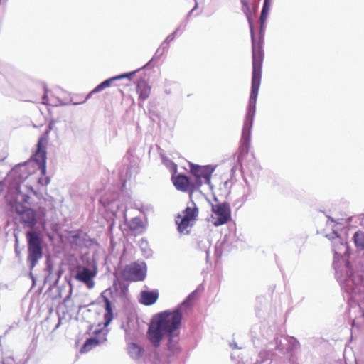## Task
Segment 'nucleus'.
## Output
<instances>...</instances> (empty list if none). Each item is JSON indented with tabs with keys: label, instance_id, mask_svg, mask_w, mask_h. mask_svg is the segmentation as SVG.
<instances>
[{
	"label": "nucleus",
	"instance_id": "1",
	"mask_svg": "<svg viewBox=\"0 0 364 364\" xmlns=\"http://www.w3.org/2000/svg\"><path fill=\"white\" fill-rule=\"evenodd\" d=\"M242 4V11L246 15L249 21L251 33H252V85H251V92L249 100V105L247 113L248 118H252L255 113L256 109V102L258 95L259 89L260 87L261 79H262V63L264 60V50L262 45L260 42L256 43L254 36V32L252 28V22L251 18V11L250 6L247 0L241 1Z\"/></svg>",
	"mask_w": 364,
	"mask_h": 364
},
{
	"label": "nucleus",
	"instance_id": "2",
	"mask_svg": "<svg viewBox=\"0 0 364 364\" xmlns=\"http://www.w3.org/2000/svg\"><path fill=\"white\" fill-rule=\"evenodd\" d=\"M182 318L180 309L164 311L155 316L147 331V338L153 346L158 348L164 336L175 334L180 327Z\"/></svg>",
	"mask_w": 364,
	"mask_h": 364
},
{
	"label": "nucleus",
	"instance_id": "3",
	"mask_svg": "<svg viewBox=\"0 0 364 364\" xmlns=\"http://www.w3.org/2000/svg\"><path fill=\"white\" fill-rule=\"evenodd\" d=\"M9 194L14 197L16 205L14 208L16 213L20 215V221L25 225L29 228H33L36 223L37 220L36 215L45 216L46 208L39 207L36 212L29 208L23 206L24 204L31 205L29 200L31 194L37 196V193L31 186L25 184H20L15 187H10Z\"/></svg>",
	"mask_w": 364,
	"mask_h": 364
},
{
	"label": "nucleus",
	"instance_id": "4",
	"mask_svg": "<svg viewBox=\"0 0 364 364\" xmlns=\"http://www.w3.org/2000/svg\"><path fill=\"white\" fill-rule=\"evenodd\" d=\"M198 214L199 210L195 203L193 202L191 205L187 206L176 218V224L177 225L178 232L183 234H188L190 232L188 228H191L194 225Z\"/></svg>",
	"mask_w": 364,
	"mask_h": 364
},
{
	"label": "nucleus",
	"instance_id": "5",
	"mask_svg": "<svg viewBox=\"0 0 364 364\" xmlns=\"http://www.w3.org/2000/svg\"><path fill=\"white\" fill-rule=\"evenodd\" d=\"M28 241V261L30 262L31 268L33 269L38 259L43 256L41 240L36 231L26 232Z\"/></svg>",
	"mask_w": 364,
	"mask_h": 364
},
{
	"label": "nucleus",
	"instance_id": "6",
	"mask_svg": "<svg viewBox=\"0 0 364 364\" xmlns=\"http://www.w3.org/2000/svg\"><path fill=\"white\" fill-rule=\"evenodd\" d=\"M51 129L49 127L45 133L39 138L37 144V149L33 156L34 161L38 164L39 168L43 175L46 173V146L48 142V134Z\"/></svg>",
	"mask_w": 364,
	"mask_h": 364
},
{
	"label": "nucleus",
	"instance_id": "7",
	"mask_svg": "<svg viewBox=\"0 0 364 364\" xmlns=\"http://www.w3.org/2000/svg\"><path fill=\"white\" fill-rule=\"evenodd\" d=\"M146 268L144 263L133 262L125 267L122 272V278L126 281H142L146 277Z\"/></svg>",
	"mask_w": 364,
	"mask_h": 364
},
{
	"label": "nucleus",
	"instance_id": "8",
	"mask_svg": "<svg viewBox=\"0 0 364 364\" xmlns=\"http://www.w3.org/2000/svg\"><path fill=\"white\" fill-rule=\"evenodd\" d=\"M191 173L196 178V183L193 186V189L198 188L203 183H210L212 173L214 168L211 166L191 165Z\"/></svg>",
	"mask_w": 364,
	"mask_h": 364
},
{
	"label": "nucleus",
	"instance_id": "9",
	"mask_svg": "<svg viewBox=\"0 0 364 364\" xmlns=\"http://www.w3.org/2000/svg\"><path fill=\"white\" fill-rule=\"evenodd\" d=\"M75 279L85 284L88 289H92L95 286L94 278L97 275V269L95 268L90 269L87 267L77 265L75 268Z\"/></svg>",
	"mask_w": 364,
	"mask_h": 364
},
{
	"label": "nucleus",
	"instance_id": "10",
	"mask_svg": "<svg viewBox=\"0 0 364 364\" xmlns=\"http://www.w3.org/2000/svg\"><path fill=\"white\" fill-rule=\"evenodd\" d=\"M212 210L215 216L213 222L215 226L224 225L231 218V209L228 203L217 204L213 206Z\"/></svg>",
	"mask_w": 364,
	"mask_h": 364
},
{
	"label": "nucleus",
	"instance_id": "11",
	"mask_svg": "<svg viewBox=\"0 0 364 364\" xmlns=\"http://www.w3.org/2000/svg\"><path fill=\"white\" fill-rule=\"evenodd\" d=\"M135 73H136V71L131 72V73H129L122 74L120 75H117V76L109 78V79L103 81L102 82L99 84L95 88H94L89 93V95L87 97V99L89 98L92 94L96 93V92H99L103 90L104 89L110 87L112 82H114V81H115L117 80H120V79L124 78V77H127L129 79H131L132 76H133Z\"/></svg>",
	"mask_w": 364,
	"mask_h": 364
},
{
	"label": "nucleus",
	"instance_id": "12",
	"mask_svg": "<svg viewBox=\"0 0 364 364\" xmlns=\"http://www.w3.org/2000/svg\"><path fill=\"white\" fill-rule=\"evenodd\" d=\"M172 181L176 188L181 191H187L189 187H191L192 190H194L192 185L195 184L191 183L188 178L185 175L178 174L173 176Z\"/></svg>",
	"mask_w": 364,
	"mask_h": 364
},
{
	"label": "nucleus",
	"instance_id": "13",
	"mask_svg": "<svg viewBox=\"0 0 364 364\" xmlns=\"http://www.w3.org/2000/svg\"><path fill=\"white\" fill-rule=\"evenodd\" d=\"M168 338L167 343V350L166 356L169 358L179 353L180 348L178 346V333L167 335Z\"/></svg>",
	"mask_w": 364,
	"mask_h": 364
},
{
	"label": "nucleus",
	"instance_id": "14",
	"mask_svg": "<svg viewBox=\"0 0 364 364\" xmlns=\"http://www.w3.org/2000/svg\"><path fill=\"white\" fill-rule=\"evenodd\" d=\"M159 299V291L156 289L153 291H142L140 293L139 302L146 306H151L156 302Z\"/></svg>",
	"mask_w": 364,
	"mask_h": 364
},
{
	"label": "nucleus",
	"instance_id": "15",
	"mask_svg": "<svg viewBox=\"0 0 364 364\" xmlns=\"http://www.w3.org/2000/svg\"><path fill=\"white\" fill-rule=\"evenodd\" d=\"M151 91V87L145 80H140L136 85V92L139 95V99L144 101L149 98Z\"/></svg>",
	"mask_w": 364,
	"mask_h": 364
},
{
	"label": "nucleus",
	"instance_id": "16",
	"mask_svg": "<svg viewBox=\"0 0 364 364\" xmlns=\"http://www.w3.org/2000/svg\"><path fill=\"white\" fill-rule=\"evenodd\" d=\"M102 297L105 302V313L104 314V320H105L104 326H107L109 324V323L112 321V320L113 318V311H112V304H111V301L109 300V299L107 298L106 296H103L102 294Z\"/></svg>",
	"mask_w": 364,
	"mask_h": 364
},
{
	"label": "nucleus",
	"instance_id": "17",
	"mask_svg": "<svg viewBox=\"0 0 364 364\" xmlns=\"http://www.w3.org/2000/svg\"><path fill=\"white\" fill-rule=\"evenodd\" d=\"M128 350L130 355L134 358H139L143 354L144 350L136 343H132L128 346Z\"/></svg>",
	"mask_w": 364,
	"mask_h": 364
},
{
	"label": "nucleus",
	"instance_id": "18",
	"mask_svg": "<svg viewBox=\"0 0 364 364\" xmlns=\"http://www.w3.org/2000/svg\"><path fill=\"white\" fill-rule=\"evenodd\" d=\"M100 341L96 338H90L87 339L84 345L82 346L80 351L81 353H87L92 349V348L98 346Z\"/></svg>",
	"mask_w": 364,
	"mask_h": 364
},
{
	"label": "nucleus",
	"instance_id": "19",
	"mask_svg": "<svg viewBox=\"0 0 364 364\" xmlns=\"http://www.w3.org/2000/svg\"><path fill=\"white\" fill-rule=\"evenodd\" d=\"M353 241L358 250H364V232L357 231L353 235Z\"/></svg>",
	"mask_w": 364,
	"mask_h": 364
},
{
	"label": "nucleus",
	"instance_id": "20",
	"mask_svg": "<svg viewBox=\"0 0 364 364\" xmlns=\"http://www.w3.org/2000/svg\"><path fill=\"white\" fill-rule=\"evenodd\" d=\"M269 6H270L269 0H264L263 8L262 9L261 14H260V18H259L260 23H261V26H262L263 24L266 21V19H267V15H268V12L269 10Z\"/></svg>",
	"mask_w": 364,
	"mask_h": 364
},
{
	"label": "nucleus",
	"instance_id": "21",
	"mask_svg": "<svg viewBox=\"0 0 364 364\" xmlns=\"http://www.w3.org/2000/svg\"><path fill=\"white\" fill-rule=\"evenodd\" d=\"M39 200H40V202H39L40 204H42L43 203H45L46 201V199L43 198H39Z\"/></svg>",
	"mask_w": 364,
	"mask_h": 364
},
{
	"label": "nucleus",
	"instance_id": "22",
	"mask_svg": "<svg viewBox=\"0 0 364 364\" xmlns=\"http://www.w3.org/2000/svg\"><path fill=\"white\" fill-rule=\"evenodd\" d=\"M0 364H4V363H0Z\"/></svg>",
	"mask_w": 364,
	"mask_h": 364
}]
</instances>
